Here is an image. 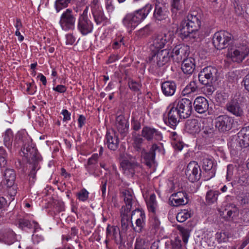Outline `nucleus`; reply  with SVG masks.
Instances as JSON below:
<instances>
[{"mask_svg":"<svg viewBox=\"0 0 249 249\" xmlns=\"http://www.w3.org/2000/svg\"><path fill=\"white\" fill-rule=\"evenodd\" d=\"M115 125L120 134L125 137L128 133L129 124L124 116L119 115L116 117Z\"/></svg>","mask_w":249,"mask_h":249,"instance_id":"a878e982","label":"nucleus"},{"mask_svg":"<svg viewBox=\"0 0 249 249\" xmlns=\"http://www.w3.org/2000/svg\"><path fill=\"white\" fill-rule=\"evenodd\" d=\"M155 53L150 59V63L153 66L154 68H159L167 63L171 57V51L169 49H163L155 52Z\"/></svg>","mask_w":249,"mask_h":249,"instance_id":"9d476101","label":"nucleus"},{"mask_svg":"<svg viewBox=\"0 0 249 249\" xmlns=\"http://www.w3.org/2000/svg\"><path fill=\"white\" fill-rule=\"evenodd\" d=\"M75 41V38L71 34H68L66 35V44L71 45Z\"/></svg>","mask_w":249,"mask_h":249,"instance_id":"13d9d810","label":"nucleus"},{"mask_svg":"<svg viewBox=\"0 0 249 249\" xmlns=\"http://www.w3.org/2000/svg\"><path fill=\"white\" fill-rule=\"evenodd\" d=\"M201 174L200 167L196 161H191L188 164L185 170V175L191 182L198 181L200 178Z\"/></svg>","mask_w":249,"mask_h":249,"instance_id":"4468645a","label":"nucleus"},{"mask_svg":"<svg viewBox=\"0 0 249 249\" xmlns=\"http://www.w3.org/2000/svg\"><path fill=\"white\" fill-rule=\"evenodd\" d=\"M233 175V167L232 165H229L227 166V172L226 175V179L228 181L231 179Z\"/></svg>","mask_w":249,"mask_h":249,"instance_id":"e2e57ef3","label":"nucleus"},{"mask_svg":"<svg viewBox=\"0 0 249 249\" xmlns=\"http://www.w3.org/2000/svg\"><path fill=\"white\" fill-rule=\"evenodd\" d=\"M172 104L175 105L179 112L180 118L185 119L190 116L192 113V102L189 99L182 98Z\"/></svg>","mask_w":249,"mask_h":249,"instance_id":"f8f14e48","label":"nucleus"},{"mask_svg":"<svg viewBox=\"0 0 249 249\" xmlns=\"http://www.w3.org/2000/svg\"><path fill=\"white\" fill-rule=\"evenodd\" d=\"M31 223L32 224V228L34 229V233L42 232V229L36 222L33 221Z\"/></svg>","mask_w":249,"mask_h":249,"instance_id":"338daca9","label":"nucleus"},{"mask_svg":"<svg viewBox=\"0 0 249 249\" xmlns=\"http://www.w3.org/2000/svg\"><path fill=\"white\" fill-rule=\"evenodd\" d=\"M23 153L24 156L29 159V160L31 159L35 161L32 165V170L29 174V182L31 183H34L36 179V171L40 168L37 162L39 160V156L37 153L36 149L32 146L24 147Z\"/></svg>","mask_w":249,"mask_h":249,"instance_id":"0eeeda50","label":"nucleus"},{"mask_svg":"<svg viewBox=\"0 0 249 249\" xmlns=\"http://www.w3.org/2000/svg\"><path fill=\"white\" fill-rule=\"evenodd\" d=\"M143 141V139L139 135L134 138L133 145L137 151L142 152L144 150L142 147Z\"/></svg>","mask_w":249,"mask_h":249,"instance_id":"c03bdc74","label":"nucleus"},{"mask_svg":"<svg viewBox=\"0 0 249 249\" xmlns=\"http://www.w3.org/2000/svg\"><path fill=\"white\" fill-rule=\"evenodd\" d=\"M16 240V234L10 229L0 231V242L10 245Z\"/></svg>","mask_w":249,"mask_h":249,"instance_id":"393cba45","label":"nucleus"},{"mask_svg":"<svg viewBox=\"0 0 249 249\" xmlns=\"http://www.w3.org/2000/svg\"><path fill=\"white\" fill-rule=\"evenodd\" d=\"M75 21L76 17L72 10L68 8L61 15L59 24L62 30L68 32L75 29Z\"/></svg>","mask_w":249,"mask_h":249,"instance_id":"1a4fd4ad","label":"nucleus"},{"mask_svg":"<svg viewBox=\"0 0 249 249\" xmlns=\"http://www.w3.org/2000/svg\"><path fill=\"white\" fill-rule=\"evenodd\" d=\"M142 136L148 141H150L153 138L159 141L161 140L162 137V134L160 131L147 126L143 127L142 131Z\"/></svg>","mask_w":249,"mask_h":249,"instance_id":"bb28decb","label":"nucleus"},{"mask_svg":"<svg viewBox=\"0 0 249 249\" xmlns=\"http://www.w3.org/2000/svg\"><path fill=\"white\" fill-rule=\"evenodd\" d=\"M123 37H120L117 39H114L112 43V48L114 49L119 48L122 44H124L123 42Z\"/></svg>","mask_w":249,"mask_h":249,"instance_id":"603ef678","label":"nucleus"},{"mask_svg":"<svg viewBox=\"0 0 249 249\" xmlns=\"http://www.w3.org/2000/svg\"><path fill=\"white\" fill-rule=\"evenodd\" d=\"M8 187V192L11 197V200H12L14 199V197L17 194V187L13 185L11 187Z\"/></svg>","mask_w":249,"mask_h":249,"instance_id":"052dcab7","label":"nucleus"},{"mask_svg":"<svg viewBox=\"0 0 249 249\" xmlns=\"http://www.w3.org/2000/svg\"><path fill=\"white\" fill-rule=\"evenodd\" d=\"M130 211L131 210H125V209L121 211V224L124 230H126L129 226H133L132 221L130 220Z\"/></svg>","mask_w":249,"mask_h":249,"instance_id":"f704fd0d","label":"nucleus"},{"mask_svg":"<svg viewBox=\"0 0 249 249\" xmlns=\"http://www.w3.org/2000/svg\"><path fill=\"white\" fill-rule=\"evenodd\" d=\"M71 0H56L55 2V9L57 12L68 6Z\"/></svg>","mask_w":249,"mask_h":249,"instance_id":"de8ad7c7","label":"nucleus"},{"mask_svg":"<svg viewBox=\"0 0 249 249\" xmlns=\"http://www.w3.org/2000/svg\"><path fill=\"white\" fill-rule=\"evenodd\" d=\"M61 114L63 116V121H67L71 120V113L67 109H63L62 111Z\"/></svg>","mask_w":249,"mask_h":249,"instance_id":"0e129e2a","label":"nucleus"},{"mask_svg":"<svg viewBox=\"0 0 249 249\" xmlns=\"http://www.w3.org/2000/svg\"><path fill=\"white\" fill-rule=\"evenodd\" d=\"M195 69V60L191 58L183 59L181 65L182 71L187 74H191Z\"/></svg>","mask_w":249,"mask_h":249,"instance_id":"7c9ffc66","label":"nucleus"},{"mask_svg":"<svg viewBox=\"0 0 249 249\" xmlns=\"http://www.w3.org/2000/svg\"><path fill=\"white\" fill-rule=\"evenodd\" d=\"M4 178L7 187H11L13 186L16 178L14 170L11 169H6L4 172Z\"/></svg>","mask_w":249,"mask_h":249,"instance_id":"c9c22d12","label":"nucleus"},{"mask_svg":"<svg viewBox=\"0 0 249 249\" xmlns=\"http://www.w3.org/2000/svg\"><path fill=\"white\" fill-rule=\"evenodd\" d=\"M205 157H207L203 159V176H204V180H208L214 176L215 170L213 167V163L212 157L208 155Z\"/></svg>","mask_w":249,"mask_h":249,"instance_id":"aec40b11","label":"nucleus"},{"mask_svg":"<svg viewBox=\"0 0 249 249\" xmlns=\"http://www.w3.org/2000/svg\"><path fill=\"white\" fill-rule=\"evenodd\" d=\"M232 35L229 32L221 31L214 34L213 37V45L218 50L225 48L231 40Z\"/></svg>","mask_w":249,"mask_h":249,"instance_id":"9b49d317","label":"nucleus"},{"mask_svg":"<svg viewBox=\"0 0 249 249\" xmlns=\"http://www.w3.org/2000/svg\"><path fill=\"white\" fill-rule=\"evenodd\" d=\"M227 110L236 117H242L244 115L243 105L236 99H233L226 104Z\"/></svg>","mask_w":249,"mask_h":249,"instance_id":"6ab92c4d","label":"nucleus"},{"mask_svg":"<svg viewBox=\"0 0 249 249\" xmlns=\"http://www.w3.org/2000/svg\"><path fill=\"white\" fill-rule=\"evenodd\" d=\"M192 213L188 210H183L179 212L177 216L176 219L179 222H183L186 221L188 218L191 217Z\"/></svg>","mask_w":249,"mask_h":249,"instance_id":"ea45409f","label":"nucleus"},{"mask_svg":"<svg viewBox=\"0 0 249 249\" xmlns=\"http://www.w3.org/2000/svg\"><path fill=\"white\" fill-rule=\"evenodd\" d=\"M213 104L203 97V132L213 135L214 110Z\"/></svg>","mask_w":249,"mask_h":249,"instance_id":"20e7f679","label":"nucleus"},{"mask_svg":"<svg viewBox=\"0 0 249 249\" xmlns=\"http://www.w3.org/2000/svg\"><path fill=\"white\" fill-rule=\"evenodd\" d=\"M105 142L111 150L114 151L118 148L119 140L113 130L107 132Z\"/></svg>","mask_w":249,"mask_h":249,"instance_id":"b1692460","label":"nucleus"},{"mask_svg":"<svg viewBox=\"0 0 249 249\" xmlns=\"http://www.w3.org/2000/svg\"><path fill=\"white\" fill-rule=\"evenodd\" d=\"M196 119L187 120L185 124L186 131L194 135L199 133L201 130V117L196 115Z\"/></svg>","mask_w":249,"mask_h":249,"instance_id":"412c9836","label":"nucleus"},{"mask_svg":"<svg viewBox=\"0 0 249 249\" xmlns=\"http://www.w3.org/2000/svg\"><path fill=\"white\" fill-rule=\"evenodd\" d=\"M31 223L32 224V228L34 229V233L42 232V229L36 222L33 221Z\"/></svg>","mask_w":249,"mask_h":249,"instance_id":"69168bd1","label":"nucleus"},{"mask_svg":"<svg viewBox=\"0 0 249 249\" xmlns=\"http://www.w3.org/2000/svg\"><path fill=\"white\" fill-rule=\"evenodd\" d=\"M236 144L240 148L249 146V126L242 128L237 133L236 139Z\"/></svg>","mask_w":249,"mask_h":249,"instance_id":"4be33fe9","label":"nucleus"},{"mask_svg":"<svg viewBox=\"0 0 249 249\" xmlns=\"http://www.w3.org/2000/svg\"><path fill=\"white\" fill-rule=\"evenodd\" d=\"M188 202V195L185 192L182 191L174 193L169 197L170 204L174 207L184 205Z\"/></svg>","mask_w":249,"mask_h":249,"instance_id":"a211bd4d","label":"nucleus"},{"mask_svg":"<svg viewBox=\"0 0 249 249\" xmlns=\"http://www.w3.org/2000/svg\"><path fill=\"white\" fill-rule=\"evenodd\" d=\"M146 204L149 212L151 213V214H153L154 216L157 208L156 197L154 194H152L150 195L149 198L146 201Z\"/></svg>","mask_w":249,"mask_h":249,"instance_id":"4c0bfd02","label":"nucleus"},{"mask_svg":"<svg viewBox=\"0 0 249 249\" xmlns=\"http://www.w3.org/2000/svg\"><path fill=\"white\" fill-rule=\"evenodd\" d=\"M98 155L97 154H94L89 159L87 165H97Z\"/></svg>","mask_w":249,"mask_h":249,"instance_id":"6e6d98bb","label":"nucleus"},{"mask_svg":"<svg viewBox=\"0 0 249 249\" xmlns=\"http://www.w3.org/2000/svg\"><path fill=\"white\" fill-rule=\"evenodd\" d=\"M233 122L231 117L227 115H221L216 118L215 126L219 131H226L231 128Z\"/></svg>","mask_w":249,"mask_h":249,"instance_id":"dca6fc26","label":"nucleus"},{"mask_svg":"<svg viewBox=\"0 0 249 249\" xmlns=\"http://www.w3.org/2000/svg\"><path fill=\"white\" fill-rule=\"evenodd\" d=\"M238 200L241 205L247 204L249 201V196L242 194L238 196Z\"/></svg>","mask_w":249,"mask_h":249,"instance_id":"5fc2aeb1","label":"nucleus"},{"mask_svg":"<svg viewBox=\"0 0 249 249\" xmlns=\"http://www.w3.org/2000/svg\"><path fill=\"white\" fill-rule=\"evenodd\" d=\"M5 151L3 148H0V167H4L7 161L5 157Z\"/></svg>","mask_w":249,"mask_h":249,"instance_id":"864d4df0","label":"nucleus"},{"mask_svg":"<svg viewBox=\"0 0 249 249\" xmlns=\"http://www.w3.org/2000/svg\"><path fill=\"white\" fill-rule=\"evenodd\" d=\"M94 20L97 25L106 23L107 18L105 16L102 8L91 11Z\"/></svg>","mask_w":249,"mask_h":249,"instance_id":"72a5a7b5","label":"nucleus"},{"mask_svg":"<svg viewBox=\"0 0 249 249\" xmlns=\"http://www.w3.org/2000/svg\"><path fill=\"white\" fill-rule=\"evenodd\" d=\"M189 53V47L184 44L176 46L171 52V57L177 62H179L182 59H184L188 56Z\"/></svg>","mask_w":249,"mask_h":249,"instance_id":"2eb2a0df","label":"nucleus"},{"mask_svg":"<svg viewBox=\"0 0 249 249\" xmlns=\"http://www.w3.org/2000/svg\"><path fill=\"white\" fill-rule=\"evenodd\" d=\"M167 115H163V120L166 124L174 128L179 122L180 115L177 109L173 104H170L167 108Z\"/></svg>","mask_w":249,"mask_h":249,"instance_id":"ddd939ff","label":"nucleus"},{"mask_svg":"<svg viewBox=\"0 0 249 249\" xmlns=\"http://www.w3.org/2000/svg\"><path fill=\"white\" fill-rule=\"evenodd\" d=\"M166 0H157L158 4H156L154 16L158 20L165 19L167 16V12L163 10L160 4L163 5L165 4ZM171 11L173 13H177L180 10L182 6V0H171Z\"/></svg>","mask_w":249,"mask_h":249,"instance_id":"39448f33","label":"nucleus"},{"mask_svg":"<svg viewBox=\"0 0 249 249\" xmlns=\"http://www.w3.org/2000/svg\"><path fill=\"white\" fill-rule=\"evenodd\" d=\"M107 238L114 239L117 243L121 237L119 227L115 226L108 225L106 230Z\"/></svg>","mask_w":249,"mask_h":249,"instance_id":"2f4dec72","label":"nucleus"},{"mask_svg":"<svg viewBox=\"0 0 249 249\" xmlns=\"http://www.w3.org/2000/svg\"><path fill=\"white\" fill-rule=\"evenodd\" d=\"M44 236L42 235V232L34 233L32 235V240L34 243L38 244L40 242L43 241Z\"/></svg>","mask_w":249,"mask_h":249,"instance_id":"8fccbe9b","label":"nucleus"},{"mask_svg":"<svg viewBox=\"0 0 249 249\" xmlns=\"http://www.w3.org/2000/svg\"><path fill=\"white\" fill-rule=\"evenodd\" d=\"M89 192L85 189H82L77 194V198L81 201L84 202L86 201L89 197Z\"/></svg>","mask_w":249,"mask_h":249,"instance_id":"09e8293b","label":"nucleus"},{"mask_svg":"<svg viewBox=\"0 0 249 249\" xmlns=\"http://www.w3.org/2000/svg\"><path fill=\"white\" fill-rule=\"evenodd\" d=\"M128 86L130 89L135 92L140 91L141 87V85L139 83L134 81H129L128 82Z\"/></svg>","mask_w":249,"mask_h":249,"instance_id":"3c124183","label":"nucleus"},{"mask_svg":"<svg viewBox=\"0 0 249 249\" xmlns=\"http://www.w3.org/2000/svg\"><path fill=\"white\" fill-rule=\"evenodd\" d=\"M3 137L4 145L8 148H11L13 140V134L11 129H7L4 133V135H3Z\"/></svg>","mask_w":249,"mask_h":249,"instance_id":"58836bf2","label":"nucleus"},{"mask_svg":"<svg viewBox=\"0 0 249 249\" xmlns=\"http://www.w3.org/2000/svg\"><path fill=\"white\" fill-rule=\"evenodd\" d=\"M164 153V149L162 146H158L154 144H153L149 152H146L144 150L141 152L142 156L143 157L145 163L148 166H150L154 162L156 152Z\"/></svg>","mask_w":249,"mask_h":249,"instance_id":"f3484780","label":"nucleus"},{"mask_svg":"<svg viewBox=\"0 0 249 249\" xmlns=\"http://www.w3.org/2000/svg\"><path fill=\"white\" fill-rule=\"evenodd\" d=\"M172 32H167L161 34L153 36L149 42V48L152 52L160 51L168 42H170L173 38Z\"/></svg>","mask_w":249,"mask_h":249,"instance_id":"423d86ee","label":"nucleus"},{"mask_svg":"<svg viewBox=\"0 0 249 249\" xmlns=\"http://www.w3.org/2000/svg\"><path fill=\"white\" fill-rule=\"evenodd\" d=\"M249 54V48L246 45L235 46L228 49L227 57L233 62H241Z\"/></svg>","mask_w":249,"mask_h":249,"instance_id":"6e6552de","label":"nucleus"},{"mask_svg":"<svg viewBox=\"0 0 249 249\" xmlns=\"http://www.w3.org/2000/svg\"><path fill=\"white\" fill-rule=\"evenodd\" d=\"M202 90L199 88L195 81L191 82L182 90L181 94L183 96H187L188 97H194L195 96L201 94Z\"/></svg>","mask_w":249,"mask_h":249,"instance_id":"5701e85b","label":"nucleus"},{"mask_svg":"<svg viewBox=\"0 0 249 249\" xmlns=\"http://www.w3.org/2000/svg\"><path fill=\"white\" fill-rule=\"evenodd\" d=\"M136 216L137 218L136 220V227H134V230L137 232H140L142 229L144 225V221L145 215L143 211L140 210H135L131 213V219L133 217Z\"/></svg>","mask_w":249,"mask_h":249,"instance_id":"cd10ccee","label":"nucleus"},{"mask_svg":"<svg viewBox=\"0 0 249 249\" xmlns=\"http://www.w3.org/2000/svg\"><path fill=\"white\" fill-rule=\"evenodd\" d=\"M98 167L97 165H86V168L87 171L90 175H95V171Z\"/></svg>","mask_w":249,"mask_h":249,"instance_id":"bf43d9fd","label":"nucleus"},{"mask_svg":"<svg viewBox=\"0 0 249 249\" xmlns=\"http://www.w3.org/2000/svg\"><path fill=\"white\" fill-rule=\"evenodd\" d=\"M243 82L245 89L249 92V73L244 77Z\"/></svg>","mask_w":249,"mask_h":249,"instance_id":"774afa93","label":"nucleus"},{"mask_svg":"<svg viewBox=\"0 0 249 249\" xmlns=\"http://www.w3.org/2000/svg\"><path fill=\"white\" fill-rule=\"evenodd\" d=\"M217 72V70L215 68L210 66L203 69L204 77L206 79H207V82L206 83H204L203 82V85H205L206 87H210V88L209 89L210 92L213 91L211 86L213 83L214 75L216 74Z\"/></svg>","mask_w":249,"mask_h":249,"instance_id":"c85d7f7f","label":"nucleus"},{"mask_svg":"<svg viewBox=\"0 0 249 249\" xmlns=\"http://www.w3.org/2000/svg\"><path fill=\"white\" fill-rule=\"evenodd\" d=\"M199 17L194 13L189 14L186 18L181 22L178 31L182 38L191 36L192 34L197 31L200 28L201 21Z\"/></svg>","mask_w":249,"mask_h":249,"instance_id":"f03ea898","label":"nucleus"},{"mask_svg":"<svg viewBox=\"0 0 249 249\" xmlns=\"http://www.w3.org/2000/svg\"><path fill=\"white\" fill-rule=\"evenodd\" d=\"M194 105L196 112L201 114L202 113V96H197L194 101Z\"/></svg>","mask_w":249,"mask_h":249,"instance_id":"49530a36","label":"nucleus"},{"mask_svg":"<svg viewBox=\"0 0 249 249\" xmlns=\"http://www.w3.org/2000/svg\"><path fill=\"white\" fill-rule=\"evenodd\" d=\"M53 90L59 93H64L67 90V87L63 85H58L53 88Z\"/></svg>","mask_w":249,"mask_h":249,"instance_id":"4d7b16f0","label":"nucleus"},{"mask_svg":"<svg viewBox=\"0 0 249 249\" xmlns=\"http://www.w3.org/2000/svg\"><path fill=\"white\" fill-rule=\"evenodd\" d=\"M31 221H29L25 218H20L18 220L17 225L18 227L21 229H24L27 228L28 229L32 228V224Z\"/></svg>","mask_w":249,"mask_h":249,"instance_id":"a18cd8bd","label":"nucleus"},{"mask_svg":"<svg viewBox=\"0 0 249 249\" xmlns=\"http://www.w3.org/2000/svg\"><path fill=\"white\" fill-rule=\"evenodd\" d=\"M89 10V6H86L77 21V30L84 36L91 33L94 29V24L88 17Z\"/></svg>","mask_w":249,"mask_h":249,"instance_id":"7ed1b4c3","label":"nucleus"},{"mask_svg":"<svg viewBox=\"0 0 249 249\" xmlns=\"http://www.w3.org/2000/svg\"><path fill=\"white\" fill-rule=\"evenodd\" d=\"M218 194L214 191H209L207 192L206 196V201L208 204H212L217 200Z\"/></svg>","mask_w":249,"mask_h":249,"instance_id":"79ce46f5","label":"nucleus"},{"mask_svg":"<svg viewBox=\"0 0 249 249\" xmlns=\"http://www.w3.org/2000/svg\"><path fill=\"white\" fill-rule=\"evenodd\" d=\"M152 8V4L147 3L142 8L126 14L122 19L123 24L131 32L146 18Z\"/></svg>","mask_w":249,"mask_h":249,"instance_id":"f257e3e1","label":"nucleus"},{"mask_svg":"<svg viewBox=\"0 0 249 249\" xmlns=\"http://www.w3.org/2000/svg\"><path fill=\"white\" fill-rule=\"evenodd\" d=\"M176 84L174 81H167L164 82L161 85L163 94L166 96L173 95L176 90Z\"/></svg>","mask_w":249,"mask_h":249,"instance_id":"c756f323","label":"nucleus"},{"mask_svg":"<svg viewBox=\"0 0 249 249\" xmlns=\"http://www.w3.org/2000/svg\"><path fill=\"white\" fill-rule=\"evenodd\" d=\"M122 197L126 204L125 210H131L133 199V191L131 189H126L122 193Z\"/></svg>","mask_w":249,"mask_h":249,"instance_id":"e433bc0d","label":"nucleus"},{"mask_svg":"<svg viewBox=\"0 0 249 249\" xmlns=\"http://www.w3.org/2000/svg\"><path fill=\"white\" fill-rule=\"evenodd\" d=\"M122 167L124 174L129 177H132L135 174L136 169L139 165L136 163H132L128 161H124L122 163Z\"/></svg>","mask_w":249,"mask_h":249,"instance_id":"473e14b6","label":"nucleus"},{"mask_svg":"<svg viewBox=\"0 0 249 249\" xmlns=\"http://www.w3.org/2000/svg\"><path fill=\"white\" fill-rule=\"evenodd\" d=\"M177 229L180 232V234L182 237L183 242L185 244H187L190 235V230L178 225L177 226Z\"/></svg>","mask_w":249,"mask_h":249,"instance_id":"a19ab883","label":"nucleus"},{"mask_svg":"<svg viewBox=\"0 0 249 249\" xmlns=\"http://www.w3.org/2000/svg\"><path fill=\"white\" fill-rule=\"evenodd\" d=\"M99 0H92L90 4L91 11L102 8L100 4Z\"/></svg>","mask_w":249,"mask_h":249,"instance_id":"680f3d73","label":"nucleus"},{"mask_svg":"<svg viewBox=\"0 0 249 249\" xmlns=\"http://www.w3.org/2000/svg\"><path fill=\"white\" fill-rule=\"evenodd\" d=\"M215 236L218 242L221 243L228 241L229 238L231 237V234L228 231H221L216 233Z\"/></svg>","mask_w":249,"mask_h":249,"instance_id":"37998d69","label":"nucleus"}]
</instances>
